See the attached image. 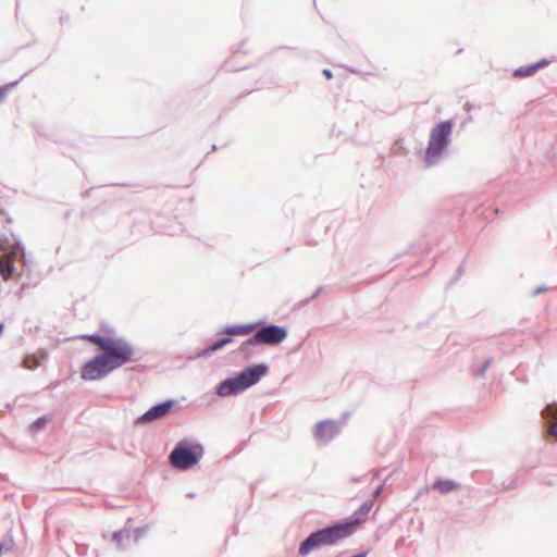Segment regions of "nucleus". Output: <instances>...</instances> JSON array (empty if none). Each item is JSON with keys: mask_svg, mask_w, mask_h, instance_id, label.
<instances>
[{"mask_svg": "<svg viewBox=\"0 0 557 557\" xmlns=\"http://www.w3.org/2000/svg\"><path fill=\"white\" fill-rule=\"evenodd\" d=\"M83 338L98 346L102 351L81 369V377L85 381L100 380L134 360V349L125 339L100 335H85Z\"/></svg>", "mask_w": 557, "mask_h": 557, "instance_id": "obj_1", "label": "nucleus"}, {"mask_svg": "<svg viewBox=\"0 0 557 557\" xmlns=\"http://www.w3.org/2000/svg\"><path fill=\"white\" fill-rule=\"evenodd\" d=\"M371 508L372 502L363 503L349 520L311 533L299 546L298 554L305 557L315 549L349 537L368 520Z\"/></svg>", "mask_w": 557, "mask_h": 557, "instance_id": "obj_2", "label": "nucleus"}, {"mask_svg": "<svg viewBox=\"0 0 557 557\" xmlns=\"http://www.w3.org/2000/svg\"><path fill=\"white\" fill-rule=\"evenodd\" d=\"M267 372L268 367L264 364L247 368L236 376L221 382L216 388V393L223 397L240 393L256 384Z\"/></svg>", "mask_w": 557, "mask_h": 557, "instance_id": "obj_3", "label": "nucleus"}, {"mask_svg": "<svg viewBox=\"0 0 557 557\" xmlns=\"http://www.w3.org/2000/svg\"><path fill=\"white\" fill-rule=\"evenodd\" d=\"M454 124L451 121H444L431 129L429 145L424 157L428 165L434 164L446 148Z\"/></svg>", "mask_w": 557, "mask_h": 557, "instance_id": "obj_4", "label": "nucleus"}, {"mask_svg": "<svg viewBox=\"0 0 557 557\" xmlns=\"http://www.w3.org/2000/svg\"><path fill=\"white\" fill-rule=\"evenodd\" d=\"M202 456L203 448L200 444L182 441L172 450L170 462L177 469L186 470L198 463Z\"/></svg>", "mask_w": 557, "mask_h": 557, "instance_id": "obj_5", "label": "nucleus"}, {"mask_svg": "<svg viewBox=\"0 0 557 557\" xmlns=\"http://www.w3.org/2000/svg\"><path fill=\"white\" fill-rule=\"evenodd\" d=\"M287 336V332L284 327L277 325H269L260 329L244 345H277L282 343Z\"/></svg>", "mask_w": 557, "mask_h": 557, "instance_id": "obj_6", "label": "nucleus"}, {"mask_svg": "<svg viewBox=\"0 0 557 557\" xmlns=\"http://www.w3.org/2000/svg\"><path fill=\"white\" fill-rule=\"evenodd\" d=\"M14 248H18L15 224L7 212L0 210V251H13Z\"/></svg>", "mask_w": 557, "mask_h": 557, "instance_id": "obj_7", "label": "nucleus"}, {"mask_svg": "<svg viewBox=\"0 0 557 557\" xmlns=\"http://www.w3.org/2000/svg\"><path fill=\"white\" fill-rule=\"evenodd\" d=\"M172 407H173V401L172 400H168L165 403L158 404V405L153 406L152 408H150L146 413H144L138 419V422H140V423H149V422H152L154 420L161 419V418L165 417L170 412Z\"/></svg>", "mask_w": 557, "mask_h": 557, "instance_id": "obj_8", "label": "nucleus"}, {"mask_svg": "<svg viewBox=\"0 0 557 557\" xmlns=\"http://www.w3.org/2000/svg\"><path fill=\"white\" fill-rule=\"evenodd\" d=\"M17 249L18 248H14L13 251H0V274L5 281L9 280L13 273V260L17 253Z\"/></svg>", "mask_w": 557, "mask_h": 557, "instance_id": "obj_9", "label": "nucleus"}, {"mask_svg": "<svg viewBox=\"0 0 557 557\" xmlns=\"http://www.w3.org/2000/svg\"><path fill=\"white\" fill-rule=\"evenodd\" d=\"M337 433L336 424L332 421H323L317 424L314 435L319 441L332 440Z\"/></svg>", "mask_w": 557, "mask_h": 557, "instance_id": "obj_10", "label": "nucleus"}, {"mask_svg": "<svg viewBox=\"0 0 557 557\" xmlns=\"http://www.w3.org/2000/svg\"><path fill=\"white\" fill-rule=\"evenodd\" d=\"M548 64L546 60H542L535 64L521 66L517 69L513 73L515 77L523 78L528 76L534 75L541 67H544Z\"/></svg>", "mask_w": 557, "mask_h": 557, "instance_id": "obj_11", "label": "nucleus"}, {"mask_svg": "<svg viewBox=\"0 0 557 557\" xmlns=\"http://www.w3.org/2000/svg\"><path fill=\"white\" fill-rule=\"evenodd\" d=\"M46 359L47 354L45 351H38L37 354L27 355L23 360V367L28 370H34L38 368Z\"/></svg>", "mask_w": 557, "mask_h": 557, "instance_id": "obj_12", "label": "nucleus"}, {"mask_svg": "<svg viewBox=\"0 0 557 557\" xmlns=\"http://www.w3.org/2000/svg\"><path fill=\"white\" fill-rule=\"evenodd\" d=\"M542 416L546 419L555 420V423L549 426L548 431L553 436L557 437V404L547 405L542 411Z\"/></svg>", "mask_w": 557, "mask_h": 557, "instance_id": "obj_13", "label": "nucleus"}, {"mask_svg": "<svg viewBox=\"0 0 557 557\" xmlns=\"http://www.w3.org/2000/svg\"><path fill=\"white\" fill-rule=\"evenodd\" d=\"M256 329L255 324H246V325H231L224 330V334L230 336H238V335H248L252 333Z\"/></svg>", "mask_w": 557, "mask_h": 557, "instance_id": "obj_14", "label": "nucleus"}, {"mask_svg": "<svg viewBox=\"0 0 557 557\" xmlns=\"http://www.w3.org/2000/svg\"><path fill=\"white\" fill-rule=\"evenodd\" d=\"M458 487V484L451 480H438L434 483V488L438 490L441 493H448Z\"/></svg>", "mask_w": 557, "mask_h": 557, "instance_id": "obj_15", "label": "nucleus"}, {"mask_svg": "<svg viewBox=\"0 0 557 557\" xmlns=\"http://www.w3.org/2000/svg\"><path fill=\"white\" fill-rule=\"evenodd\" d=\"M233 339H232V336H226V337H223L219 341H216L215 343H213L210 347H209V350L210 351H215V350H219L221 349L222 347H224L225 345L232 343Z\"/></svg>", "mask_w": 557, "mask_h": 557, "instance_id": "obj_16", "label": "nucleus"}, {"mask_svg": "<svg viewBox=\"0 0 557 557\" xmlns=\"http://www.w3.org/2000/svg\"><path fill=\"white\" fill-rule=\"evenodd\" d=\"M9 88V85L0 87V103H2L7 98Z\"/></svg>", "mask_w": 557, "mask_h": 557, "instance_id": "obj_17", "label": "nucleus"}, {"mask_svg": "<svg viewBox=\"0 0 557 557\" xmlns=\"http://www.w3.org/2000/svg\"><path fill=\"white\" fill-rule=\"evenodd\" d=\"M45 424H46V419L45 418H39L37 421H35L33 423L32 429L38 430V429L42 428Z\"/></svg>", "mask_w": 557, "mask_h": 557, "instance_id": "obj_18", "label": "nucleus"}, {"mask_svg": "<svg viewBox=\"0 0 557 557\" xmlns=\"http://www.w3.org/2000/svg\"><path fill=\"white\" fill-rule=\"evenodd\" d=\"M324 74L327 78L332 77V73L329 70H324Z\"/></svg>", "mask_w": 557, "mask_h": 557, "instance_id": "obj_19", "label": "nucleus"}, {"mask_svg": "<svg viewBox=\"0 0 557 557\" xmlns=\"http://www.w3.org/2000/svg\"><path fill=\"white\" fill-rule=\"evenodd\" d=\"M3 324H0V333H2Z\"/></svg>", "mask_w": 557, "mask_h": 557, "instance_id": "obj_20", "label": "nucleus"}]
</instances>
